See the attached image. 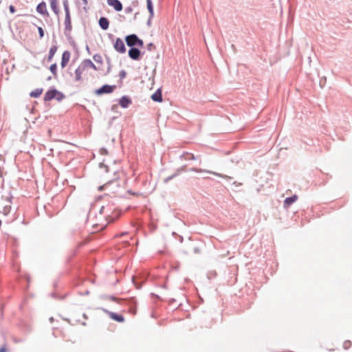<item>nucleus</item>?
Masks as SVG:
<instances>
[{"label": "nucleus", "mask_w": 352, "mask_h": 352, "mask_svg": "<svg viewBox=\"0 0 352 352\" xmlns=\"http://www.w3.org/2000/svg\"><path fill=\"white\" fill-rule=\"evenodd\" d=\"M125 40L126 44L130 47H142L144 45V42L141 39H139L135 34H131L127 36Z\"/></svg>", "instance_id": "obj_1"}, {"label": "nucleus", "mask_w": 352, "mask_h": 352, "mask_svg": "<svg viewBox=\"0 0 352 352\" xmlns=\"http://www.w3.org/2000/svg\"><path fill=\"white\" fill-rule=\"evenodd\" d=\"M75 80L80 81L82 79L83 76H87V69H86L85 65L82 62L78 67L75 71Z\"/></svg>", "instance_id": "obj_2"}, {"label": "nucleus", "mask_w": 352, "mask_h": 352, "mask_svg": "<svg viewBox=\"0 0 352 352\" xmlns=\"http://www.w3.org/2000/svg\"><path fill=\"white\" fill-rule=\"evenodd\" d=\"M107 4L113 7L117 12H120L122 10V4L120 0H107Z\"/></svg>", "instance_id": "obj_3"}, {"label": "nucleus", "mask_w": 352, "mask_h": 352, "mask_svg": "<svg viewBox=\"0 0 352 352\" xmlns=\"http://www.w3.org/2000/svg\"><path fill=\"white\" fill-rule=\"evenodd\" d=\"M114 87V86L105 85H103L101 88L97 89L96 91V94L98 95H101L103 94H110L113 91Z\"/></svg>", "instance_id": "obj_4"}, {"label": "nucleus", "mask_w": 352, "mask_h": 352, "mask_svg": "<svg viewBox=\"0 0 352 352\" xmlns=\"http://www.w3.org/2000/svg\"><path fill=\"white\" fill-rule=\"evenodd\" d=\"M114 48L120 53H124L126 51L124 41L120 38H117L114 43Z\"/></svg>", "instance_id": "obj_5"}, {"label": "nucleus", "mask_w": 352, "mask_h": 352, "mask_svg": "<svg viewBox=\"0 0 352 352\" xmlns=\"http://www.w3.org/2000/svg\"><path fill=\"white\" fill-rule=\"evenodd\" d=\"M71 57V53L69 51H65L62 54L61 67L64 68L68 64Z\"/></svg>", "instance_id": "obj_6"}, {"label": "nucleus", "mask_w": 352, "mask_h": 352, "mask_svg": "<svg viewBox=\"0 0 352 352\" xmlns=\"http://www.w3.org/2000/svg\"><path fill=\"white\" fill-rule=\"evenodd\" d=\"M60 93L56 89H52L47 91L44 96L45 101H50L53 98H56Z\"/></svg>", "instance_id": "obj_7"}, {"label": "nucleus", "mask_w": 352, "mask_h": 352, "mask_svg": "<svg viewBox=\"0 0 352 352\" xmlns=\"http://www.w3.org/2000/svg\"><path fill=\"white\" fill-rule=\"evenodd\" d=\"M129 56L133 60H138L140 56V51L135 47H133L129 51Z\"/></svg>", "instance_id": "obj_8"}, {"label": "nucleus", "mask_w": 352, "mask_h": 352, "mask_svg": "<svg viewBox=\"0 0 352 352\" xmlns=\"http://www.w3.org/2000/svg\"><path fill=\"white\" fill-rule=\"evenodd\" d=\"M36 11L41 14H45L47 16L49 15L47 8H46V3L45 1H42L39 3L36 6Z\"/></svg>", "instance_id": "obj_9"}, {"label": "nucleus", "mask_w": 352, "mask_h": 352, "mask_svg": "<svg viewBox=\"0 0 352 352\" xmlns=\"http://www.w3.org/2000/svg\"><path fill=\"white\" fill-rule=\"evenodd\" d=\"M146 6H147L148 11L149 12V16H148L147 22H151V21L154 15V9H153V5L152 0H146Z\"/></svg>", "instance_id": "obj_10"}, {"label": "nucleus", "mask_w": 352, "mask_h": 352, "mask_svg": "<svg viewBox=\"0 0 352 352\" xmlns=\"http://www.w3.org/2000/svg\"><path fill=\"white\" fill-rule=\"evenodd\" d=\"M63 7L65 12V19L64 22H71V17L69 14V5H68V1L64 0L63 1Z\"/></svg>", "instance_id": "obj_11"}, {"label": "nucleus", "mask_w": 352, "mask_h": 352, "mask_svg": "<svg viewBox=\"0 0 352 352\" xmlns=\"http://www.w3.org/2000/svg\"><path fill=\"white\" fill-rule=\"evenodd\" d=\"M108 314L111 319L117 322H123L124 321V318L122 315L110 311H108Z\"/></svg>", "instance_id": "obj_12"}, {"label": "nucleus", "mask_w": 352, "mask_h": 352, "mask_svg": "<svg viewBox=\"0 0 352 352\" xmlns=\"http://www.w3.org/2000/svg\"><path fill=\"white\" fill-rule=\"evenodd\" d=\"M151 98L153 101L161 102H162V95L160 89L157 90L152 96Z\"/></svg>", "instance_id": "obj_13"}, {"label": "nucleus", "mask_w": 352, "mask_h": 352, "mask_svg": "<svg viewBox=\"0 0 352 352\" xmlns=\"http://www.w3.org/2000/svg\"><path fill=\"white\" fill-rule=\"evenodd\" d=\"M50 3V7L52 10L56 14H58L59 12V8L58 5V0H49Z\"/></svg>", "instance_id": "obj_14"}, {"label": "nucleus", "mask_w": 352, "mask_h": 352, "mask_svg": "<svg viewBox=\"0 0 352 352\" xmlns=\"http://www.w3.org/2000/svg\"><path fill=\"white\" fill-rule=\"evenodd\" d=\"M85 65L86 69L88 70L89 69H93L94 70H97L96 65L92 63V61L89 59H86L82 61Z\"/></svg>", "instance_id": "obj_15"}, {"label": "nucleus", "mask_w": 352, "mask_h": 352, "mask_svg": "<svg viewBox=\"0 0 352 352\" xmlns=\"http://www.w3.org/2000/svg\"><path fill=\"white\" fill-rule=\"evenodd\" d=\"M298 199V196L294 195L292 197H287L284 201V204L287 206H290L293 203H294Z\"/></svg>", "instance_id": "obj_16"}, {"label": "nucleus", "mask_w": 352, "mask_h": 352, "mask_svg": "<svg viewBox=\"0 0 352 352\" xmlns=\"http://www.w3.org/2000/svg\"><path fill=\"white\" fill-rule=\"evenodd\" d=\"M131 101L129 98L124 96L120 100V105L122 107L126 108L129 104H131Z\"/></svg>", "instance_id": "obj_17"}, {"label": "nucleus", "mask_w": 352, "mask_h": 352, "mask_svg": "<svg viewBox=\"0 0 352 352\" xmlns=\"http://www.w3.org/2000/svg\"><path fill=\"white\" fill-rule=\"evenodd\" d=\"M57 49H58V48H57V46H56V45H53V46L50 48V51H49L48 58H47V60H48V61H51V60H52V58H53V57H54V56L55 53H56V51H57Z\"/></svg>", "instance_id": "obj_18"}, {"label": "nucleus", "mask_w": 352, "mask_h": 352, "mask_svg": "<svg viewBox=\"0 0 352 352\" xmlns=\"http://www.w3.org/2000/svg\"><path fill=\"white\" fill-rule=\"evenodd\" d=\"M42 93H43V89L38 88V89H36L35 90L32 91L30 94V96L33 98H38V96H40L42 94Z\"/></svg>", "instance_id": "obj_19"}, {"label": "nucleus", "mask_w": 352, "mask_h": 352, "mask_svg": "<svg viewBox=\"0 0 352 352\" xmlns=\"http://www.w3.org/2000/svg\"><path fill=\"white\" fill-rule=\"evenodd\" d=\"M50 69L51 71V72L54 75L56 76V72H57V65L56 64H52L50 67Z\"/></svg>", "instance_id": "obj_20"}, {"label": "nucleus", "mask_w": 352, "mask_h": 352, "mask_svg": "<svg viewBox=\"0 0 352 352\" xmlns=\"http://www.w3.org/2000/svg\"><path fill=\"white\" fill-rule=\"evenodd\" d=\"M132 12H133V8L131 6H128V7L125 8V9H124V12L126 14H131Z\"/></svg>", "instance_id": "obj_21"}, {"label": "nucleus", "mask_w": 352, "mask_h": 352, "mask_svg": "<svg viewBox=\"0 0 352 352\" xmlns=\"http://www.w3.org/2000/svg\"><path fill=\"white\" fill-rule=\"evenodd\" d=\"M38 30L40 37L42 38L44 35L43 29L41 27H38Z\"/></svg>", "instance_id": "obj_22"}, {"label": "nucleus", "mask_w": 352, "mask_h": 352, "mask_svg": "<svg viewBox=\"0 0 352 352\" xmlns=\"http://www.w3.org/2000/svg\"><path fill=\"white\" fill-rule=\"evenodd\" d=\"M9 10L12 14H14L16 12L15 7L13 5H10L9 6Z\"/></svg>", "instance_id": "obj_23"}, {"label": "nucleus", "mask_w": 352, "mask_h": 352, "mask_svg": "<svg viewBox=\"0 0 352 352\" xmlns=\"http://www.w3.org/2000/svg\"><path fill=\"white\" fill-rule=\"evenodd\" d=\"M208 173H211L212 175H217V176L221 177H223V178H226L227 177V176H226V175H223L221 174H219V173H217L215 172L209 171Z\"/></svg>", "instance_id": "obj_24"}, {"label": "nucleus", "mask_w": 352, "mask_h": 352, "mask_svg": "<svg viewBox=\"0 0 352 352\" xmlns=\"http://www.w3.org/2000/svg\"><path fill=\"white\" fill-rule=\"evenodd\" d=\"M98 22H109L108 19L104 17V16H102L100 18V19L98 20Z\"/></svg>", "instance_id": "obj_25"}, {"label": "nucleus", "mask_w": 352, "mask_h": 352, "mask_svg": "<svg viewBox=\"0 0 352 352\" xmlns=\"http://www.w3.org/2000/svg\"><path fill=\"white\" fill-rule=\"evenodd\" d=\"M109 23H100V25L103 30H107L109 27Z\"/></svg>", "instance_id": "obj_26"}, {"label": "nucleus", "mask_w": 352, "mask_h": 352, "mask_svg": "<svg viewBox=\"0 0 352 352\" xmlns=\"http://www.w3.org/2000/svg\"><path fill=\"white\" fill-rule=\"evenodd\" d=\"M8 351V349H7V346L6 345H3L2 346L1 348H0V352H7Z\"/></svg>", "instance_id": "obj_27"}, {"label": "nucleus", "mask_w": 352, "mask_h": 352, "mask_svg": "<svg viewBox=\"0 0 352 352\" xmlns=\"http://www.w3.org/2000/svg\"><path fill=\"white\" fill-rule=\"evenodd\" d=\"M351 346V342L350 341H346L344 343V346L345 349H348Z\"/></svg>", "instance_id": "obj_28"}, {"label": "nucleus", "mask_w": 352, "mask_h": 352, "mask_svg": "<svg viewBox=\"0 0 352 352\" xmlns=\"http://www.w3.org/2000/svg\"><path fill=\"white\" fill-rule=\"evenodd\" d=\"M101 58V57L100 56H98V55H95L94 56V59L96 60V61H98L100 62V59Z\"/></svg>", "instance_id": "obj_29"}, {"label": "nucleus", "mask_w": 352, "mask_h": 352, "mask_svg": "<svg viewBox=\"0 0 352 352\" xmlns=\"http://www.w3.org/2000/svg\"><path fill=\"white\" fill-rule=\"evenodd\" d=\"M66 29L68 30L69 31L71 30L72 29V25H71V23H67V25H66Z\"/></svg>", "instance_id": "obj_30"}, {"label": "nucleus", "mask_w": 352, "mask_h": 352, "mask_svg": "<svg viewBox=\"0 0 352 352\" xmlns=\"http://www.w3.org/2000/svg\"><path fill=\"white\" fill-rule=\"evenodd\" d=\"M154 47V45L152 43H150L148 45V50H151V47Z\"/></svg>", "instance_id": "obj_31"}, {"label": "nucleus", "mask_w": 352, "mask_h": 352, "mask_svg": "<svg viewBox=\"0 0 352 352\" xmlns=\"http://www.w3.org/2000/svg\"><path fill=\"white\" fill-rule=\"evenodd\" d=\"M102 189H103V186H100V187H99V190H100V191H101Z\"/></svg>", "instance_id": "obj_32"}, {"label": "nucleus", "mask_w": 352, "mask_h": 352, "mask_svg": "<svg viewBox=\"0 0 352 352\" xmlns=\"http://www.w3.org/2000/svg\"><path fill=\"white\" fill-rule=\"evenodd\" d=\"M83 2L85 3V4H87V0H82Z\"/></svg>", "instance_id": "obj_33"}, {"label": "nucleus", "mask_w": 352, "mask_h": 352, "mask_svg": "<svg viewBox=\"0 0 352 352\" xmlns=\"http://www.w3.org/2000/svg\"><path fill=\"white\" fill-rule=\"evenodd\" d=\"M289 18H290V16H289ZM289 20H290L289 19H287V23H289Z\"/></svg>", "instance_id": "obj_34"}, {"label": "nucleus", "mask_w": 352, "mask_h": 352, "mask_svg": "<svg viewBox=\"0 0 352 352\" xmlns=\"http://www.w3.org/2000/svg\"><path fill=\"white\" fill-rule=\"evenodd\" d=\"M289 18H290V16H289ZM289 20H290L289 19H287V23H289Z\"/></svg>", "instance_id": "obj_35"}]
</instances>
